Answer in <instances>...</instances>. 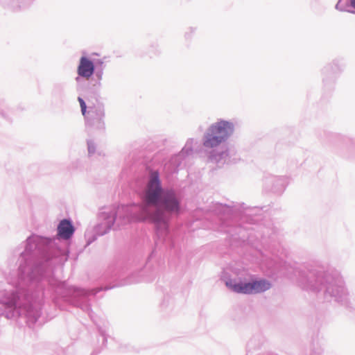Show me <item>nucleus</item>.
I'll list each match as a JSON object with an SVG mask.
<instances>
[{"label":"nucleus","instance_id":"obj_1","mask_svg":"<svg viewBox=\"0 0 355 355\" xmlns=\"http://www.w3.org/2000/svg\"><path fill=\"white\" fill-rule=\"evenodd\" d=\"M146 200L148 204L163 207L168 212L178 213L180 210L179 200L175 193L172 191L163 192L157 171H152L150 174Z\"/></svg>","mask_w":355,"mask_h":355},{"label":"nucleus","instance_id":"obj_7","mask_svg":"<svg viewBox=\"0 0 355 355\" xmlns=\"http://www.w3.org/2000/svg\"><path fill=\"white\" fill-rule=\"evenodd\" d=\"M152 218L154 220H156V221H159L160 220H162V216L161 215V214H159V212H157L156 214H155L153 216H152Z\"/></svg>","mask_w":355,"mask_h":355},{"label":"nucleus","instance_id":"obj_3","mask_svg":"<svg viewBox=\"0 0 355 355\" xmlns=\"http://www.w3.org/2000/svg\"><path fill=\"white\" fill-rule=\"evenodd\" d=\"M226 285L233 291L243 294H254L264 292L268 290L271 286L270 283L265 279L238 284L227 282Z\"/></svg>","mask_w":355,"mask_h":355},{"label":"nucleus","instance_id":"obj_2","mask_svg":"<svg viewBox=\"0 0 355 355\" xmlns=\"http://www.w3.org/2000/svg\"><path fill=\"white\" fill-rule=\"evenodd\" d=\"M232 125L226 121H220L210 126L205 137L204 146L214 148L224 141L232 133Z\"/></svg>","mask_w":355,"mask_h":355},{"label":"nucleus","instance_id":"obj_5","mask_svg":"<svg viewBox=\"0 0 355 355\" xmlns=\"http://www.w3.org/2000/svg\"><path fill=\"white\" fill-rule=\"evenodd\" d=\"M74 232V228L71 222L68 220H62L58 227V235L64 239L71 238Z\"/></svg>","mask_w":355,"mask_h":355},{"label":"nucleus","instance_id":"obj_4","mask_svg":"<svg viewBox=\"0 0 355 355\" xmlns=\"http://www.w3.org/2000/svg\"><path fill=\"white\" fill-rule=\"evenodd\" d=\"M78 74L83 78L89 79L94 72V63L86 57H81L77 69Z\"/></svg>","mask_w":355,"mask_h":355},{"label":"nucleus","instance_id":"obj_8","mask_svg":"<svg viewBox=\"0 0 355 355\" xmlns=\"http://www.w3.org/2000/svg\"><path fill=\"white\" fill-rule=\"evenodd\" d=\"M350 4L354 8H355V0H350Z\"/></svg>","mask_w":355,"mask_h":355},{"label":"nucleus","instance_id":"obj_6","mask_svg":"<svg viewBox=\"0 0 355 355\" xmlns=\"http://www.w3.org/2000/svg\"><path fill=\"white\" fill-rule=\"evenodd\" d=\"M78 101L80 103V105L81 107V112H82L83 114L85 115V112H86V108H87L86 104H85V101H83V99L81 98L80 97L78 98Z\"/></svg>","mask_w":355,"mask_h":355}]
</instances>
